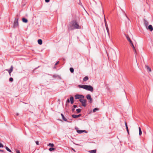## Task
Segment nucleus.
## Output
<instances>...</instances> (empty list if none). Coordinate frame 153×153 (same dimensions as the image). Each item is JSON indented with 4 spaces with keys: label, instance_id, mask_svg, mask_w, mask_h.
I'll return each instance as SVG.
<instances>
[{
    "label": "nucleus",
    "instance_id": "nucleus-14",
    "mask_svg": "<svg viewBox=\"0 0 153 153\" xmlns=\"http://www.w3.org/2000/svg\"><path fill=\"white\" fill-rule=\"evenodd\" d=\"M125 126H126V129L127 132V133L128 134H129V130L128 129V128L127 123H126V122H125Z\"/></svg>",
    "mask_w": 153,
    "mask_h": 153
},
{
    "label": "nucleus",
    "instance_id": "nucleus-32",
    "mask_svg": "<svg viewBox=\"0 0 153 153\" xmlns=\"http://www.w3.org/2000/svg\"><path fill=\"white\" fill-rule=\"evenodd\" d=\"M9 80L10 82H12L13 81V79L12 77H10L9 79Z\"/></svg>",
    "mask_w": 153,
    "mask_h": 153
},
{
    "label": "nucleus",
    "instance_id": "nucleus-21",
    "mask_svg": "<svg viewBox=\"0 0 153 153\" xmlns=\"http://www.w3.org/2000/svg\"><path fill=\"white\" fill-rule=\"evenodd\" d=\"M5 149L8 151L10 152H12L11 150L10 149L7 147L6 146Z\"/></svg>",
    "mask_w": 153,
    "mask_h": 153
},
{
    "label": "nucleus",
    "instance_id": "nucleus-47",
    "mask_svg": "<svg viewBox=\"0 0 153 153\" xmlns=\"http://www.w3.org/2000/svg\"><path fill=\"white\" fill-rule=\"evenodd\" d=\"M73 29H70L71 30H73Z\"/></svg>",
    "mask_w": 153,
    "mask_h": 153
},
{
    "label": "nucleus",
    "instance_id": "nucleus-7",
    "mask_svg": "<svg viewBox=\"0 0 153 153\" xmlns=\"http://www.w3.org/2000/svg\"><path fill=\"white\" fill-rule=\"evenodd\" d=\"M13 70V65H11L10 69H7L5 70L7 71L9 74L10 76H11V73L12 72Z\"/></svg>",
    "mask_w": 153,
    "mask_h": 153
},
{
    "label": "nucleus",
    "instance_id": "nucleus-44",
    "mask_svg": "<svg viewBox=\"0 0 153 153\" xmlns=\"http://www.w3.org/2000/svg\"><path fill=\"white\" fill-rule=\"evenodd\" d=\"M56 67L55 66H54V67H53V68H56Z\"/></svg>",
    "mask_w": 153,
    "mask_h": 153
},
{
    "label": "nucleus",
    "instance_id": "nucleus-41",
    "mask_svg": "<svg viewBox=\"0 0 153 153\" xmlns=\"http://www.w3.org/2000/svg\"><path fill=\"white\" fill-rule=\"evenodd\" d=\"M75 109H74V108H72V110H71V111H72V112H74V111H75Z\"/></svg>",
    "mask_w": 153,
    "mask_h": 153
},
{
    "label": "nucleus",
    "instance_id": "nucleus-37",
    "mask_svg": "<svg viewBox=\"0 0 153 153\" xmlns=\"http://www.w3.org/2000/svg\"><path fill=\"white\" fill-rule=\"evenodd\" d=\"M16 153H20V151L18 150H17L16 151Z\"/></svg>",
    "mask_w": 153,
    "mask_h": 153
},
{
    "label": "nucleus",
    "instance_id": "nucleus-8",
    "mask_svg": "<svg viewBox=\"0 0 153 153\" xmlns=\"http://www.w3.org/2000/svg\"><path fill=\"white\" fill-rule=\"evenodd\" d=\"M86 98L88 100H89V102L90 103H91L92 102L93 100L92 98L91 97L90 95L88 94L86 95Z\"/></svg>",
    "mask_w": 153,
    "mask_h": 153
},
{
    "label": "nucleus",
    "instance_id": "nucleus-29",
    "mask_svg": "<svg viewBox=\"0 0 153 153\" xmlns=\"http://www.w3.org/2000/svg\"><path fill=\"white\" fill-rule=\"evenodd\" d=\"M48 146L53 147L54 146V145L53 143H50L48 145Z\"/></svg>",
    "mask_w": 153,
    "mask_h": 153
},
{
    "label": "nucleus",
    "instance_id": "nucleus-45",
    "mask_svg": "<svg viewBox=\"0 0 153 153\" xmlns=\"http://www.w3.org/2000/svg\"><path fill=\"white\" fill-rule=\"evenodd\" d=\"M39 67V66L38 67H38ZM37 68H38V67H37V68H35V69H37Z\"/></svg>",
    "mask_w": 153,
    "mask_h": 153
},
{
    "label": "nucleus",
    "instance_id": "nucleus-27",
    "mask_svg": "<svg viewBox=\"0 0 153 153\" xmlns=\"http://www.w3.org/2000/svg\"><path fill=\"white\" fill-rule=\"evenodd\" d=\"M132 48H133V50L134 51V52L135 55V56L136 55V53H137L136 51V49H135L134 46V47H132Z\"/></svg>",
    "mask_w": 153,
    "mask_h": 153
},
{
    "label": "nucleus",
    "instance_id": "nucleus-34",
    "mask_svg": "<svg viewBox=\"0 0 153 153\" xmlns=\"http://www.w3.org/2000/svg\"><path fill=\"white\" fill-rule=\"evenodd\" d=\"M70 102V100L69 99H68L66 101V103H69Z\"/></svg>",
    "mask_w": 153,
    "mask_h": 153
},
{
    "label": "nucleus",
    "instance_id": "nucleus-9",
    "mask_svg": "<svg viewBox=\"0 0 153 153\" xmlns=\"http://www.w3.org/2000/svg\"><path fill=\"white\" fill-rule=\"evenodd\" d=\"M75 129L76 130L77 132L79 134H81L83 132L87 133V132L86 130H78V128L77 127L75 128Z\"/></svg>",
    "mask_w": 153,
    "mask_h": 153
},
{
    "label": "nucleus",
    "instance_id": "nucleus-28",
    "mask_svg": "<svg viewBox=\"0 0 153 153\" xmlns=\"http://www.w3.org/2000/svg\"><path fill=\"white\" fill-rule=\"evenodd\" d=\"M146 68L147 71H151V69L148 66H146Z\"/></svg>",
    "mask_w": 153,
    "mask_h": 153
},
{
    "label": "nucleus",
    "instance_id": "nucleus-43",
    "mask_svg": "<svg viewBox=\"0 0 153 153\" xmlns=\"http://www.w3.org/2000/svg\"><path fill=\"white\" fill-rule=\"evenodd\" d=\"M72 150L75 152V150L73 148H72Z\"/></svg>",
    "mask_w": 153,
    "mask_h": 153
},
{
    "label": "nucleus",
    "instance_id": "nucleus-30",
    "mask_svg": "<svg viewBox=\"0 0 153 153\" xmlns=\"http://www.w3.org/2000/svg\"><path fill=\"white\" fill-rule=\"evenodd\" d=\"M55 149L53 148V147H51V148H50L49 149V150L50 151H54V150H55Z\"/></svg>",
    "mask_w": 153,
    "mask_h": 153
},
{
    "label": "nucleus",
    "instance_id": "nucleus-40",
    "mask_svg": "<svg viewBox=\"0 0 153 153\" xmlns=\"http://www.w3.org/2000/svg\"><path fill=\"white\" fill-rule=\"evenodd\" d=\"M45 1L46 2H49L50 0H45Z\"/></svg>",
    "mask_w": 153,
    "mask_h": 153
},
{
    "label": "nucleus",
    "instance_id": "nucleus-23",
    "mask_svg": "<svg viewBox=\"0 0 153 153\" xmlns=\"http://www.w3.org/2000/svg\"><path fill=\"white\" fill-rule=\"evenodd\" d=\"M70 71L71 73H73L74 72V68H70Z\"/></svg>",
    "mask_w": 153,
    "mask_h": 153
},
{
    "label": "nucleus",
    "instance_id": "nucleus-12",
    "mask_svg": "<svg viewBox=\"0 0 153 153\" xmlns=\"http://www.w3.org/2000/svg\"><path fill=\"white\" fill-rule=\"evenodd\" d=\"M147 29H148L150 31H152L153 30V28L152 26L151 25H149L148 26V28L147 27Z\"/></svg>",
    "mask_w": 153,
    "mask_h": 153
},
{
    "label": "nucleus",
    "instance_id": "nucleus-20",
    "mask_svg": "<svg viewBox=\"0 0 153 153\" xmlns=\"http://www.w3.org/2000/svg\"><path fill=\"white\" fill-rule=\"evenodd\" d=\"M139 135L140 136L142 134V132L141 128L140 127H139Z\"/></svg>",
    "mask_w": 153,
    "mask_h": 153
},
{
    "label": "nucleus",
    "instance_id": "nucleus-24",
    "mask_svg": "<svg viewBox=\"0 0 153 153\" xmlns=\"http://www.w3.org/2000/svg\"><path fill=\"white\" fill-rule=\"evenodd\" d=\"M81 111V109L80 108L77 109H76V111H77V113H80Z\"/></svg>",
    "mask_w": 153,
    "mask_h": 153
},
{
    "label": "nucleus",
    "instance_id": "nucleus-15",
    "mask_svg": "<svg viewBox=\"0 0 153 153\" xmlns=\"http://www.w3.org/2000/svg\"><path fill=\"white\" fill-rule=\"evenodd\" d=\"M61 115L62 117V119L64 120L65 121H66V122H68V121H67V119H66L65 117H64V115H63V114H61Z\"/></svg>",
    "mask_w": 153,
    "mask_h": 153
},
{
    "label": "nucleus",
    "instance_id": "nucleus-35",
    "mask_svg": "<svg viewBox=\"0 0 153 153\" xmlns=\"http://www.w3.org/2000/svg\"><path fill=\"white\" fill-rule=\"evenodd\" d=\"M124 14L126 16V18L128 19V20H129V19L127 17V15H126V13H125V12H124Z\"/></svg>",
    "mask_w": 153,
    "mask_h": 153
},
{
    "label": "nucleus",
    "instance_id": "nucleus-6",
    "mask_svg": "<svg viewBox=\"0 0 153 153\" xmlns=\"http://www.w3.org/2000/svg\"><path fill=\"white\" fill-rule=\"evenodd\" d=\"M126 38L127 40L129 41V42H130V43L131 44V46L132 47L134 48V45H133V42L130 39V38L129 36L128 35H126Z\"/></svg>",
    "mask_w": 153,
    "mask_h": 153
},
{
    "label": "nucleus",
    "instance_id": "nucleus-13",
    "mask_svg": "<svg viewBox=\"0 0 153 153\" xmlns=\"http://www.w3.org/2000/svg\"><path fill=\"white\" fill-rule=\"evenodd\" d=\"M144 22L146 27L147 28V26L149 25V22L145 19H144Z\"/></svg>",
    "mask_w": 153,
    "mask_h": 153
},
{
    "label": "nucleus",
    "instance_id": "nucleus-10",
    "mask_svg": "<svg viewBox=\"0 0 153 153\" xmlns=\"http://www.w3.org/2000/svg\"><path fill=\"white\" fill-rule=\"evenodd\" d=\"M81 116V114H79L78 115H76L75 114H72L71 115L72 117L73 118H76L79 117Z\"/></svg>",
    "mask_w": 153,
    "mask_h": 153
},
{
    "label": "nucleus",
    "instance_id": "nucleus-39",
    "mask_svg": "<svg viewBox=\"0 0 153 153\" xmlns=\"http://www.w3.org/2000/svg\"><path fill=\"white\" fill-rule=\"evenodd\" d=\"M39 142L38 141H36V144L37 145H39Z\"/></svg>",
    "mask_w": 153,
    "mask_h": 153
},
{
    "label": "nucleus",
    "instance_id": "nucleus-33",
    "mask_svg": "<svg viewBox=\"0 0 153 153\" xmlns=\"http://www.w3.org/2000/svg\"><path fill=\"white\" fill-rule=\"evenodd\" d=\"M4 147V146L3 144L0 143V148H3Z\"/></svg>",
    "mask_w": 153,
    "mask_h": 153
},
{
    "label": "nucleus",
    "instance_id": "nucleus-1",
    "mask_svg": "<svg viewBox=\"0 0 153 153\" xmlns=\"http://www.w3.org/2000/svg\"><path fill=\"white\" fill-rule=\"evenodd\" d=\"M78 86L79 88H83L85 90L90 91L91 92H93L94 91V88L93 87L90 85H79Z\"/></svg>",
    "mask_w": 153,
    "mask_h": 153
},
{
    "label": "nucleus",
    "instance_id": "nucleus-38",
    "mask_svg": "<svg viewBox=\"0 0 153 153\" xmlns=\"http://www.w3.org/2000/svg\"><path fill=\"white\" fill-rule=\"evenodd\" d=\"M73 107L74 108H77V105H74L73 106Z\"/></svg>",
    "mask_w": 153,
    "mask_h": 153
},
{
    "label": "nucleus",
    "instance_id": "nucleus-4",
    "mask_svg": "<svg viewBox=\"0 0 153 153\" xmlns=\"http://www.w3.org/2000/svg\"><path fill=\"white\" fill-rule=\"evenodd\" d=\"M79 101L82 103V105L84 107H85L86 106V102L87 100L86 99H80Z\"/></svg>",
    "mask_w": 153,
    "mask_h": 153
},
{
    "label": "nucleus",
    "instance_id": "nucleus-42",
    "mask_svg": "<svg viewBox=\"0 0 153 153\" xmlns=\"http://www.w3.org/2000/svg\"><path fill=\"white\" fill-rule=\"evenodd\" d=\"M0 152H4V151L3 150L0 149Z\"/></svg>",
    "mask_w": 153,
    "mask_h": 153
},
{
    "label": "nucleus",
    "instance_id": "nucleus-25",
    "mask_svg": "<svg viewBox=\"0 0 153 153\" xmlns=\"http://www.w3.org/2000/svg\"><path fill=\"white\" fill-rule=\"evenodd\" d=\"M99 110V109L97 108H94V109H93V112H95L96 111H98Z\"/></svg>",
    "mask_w": 153,
    "mask_h": 153
},
{
    "label": "nucleus",
    "instance_id": "nucleus-36",
    "mask_svg": "<svg viewBox=\"0 0 153 153\" xmlns=\"http://www.w3.org/2000/svg\"><path fill=\"white\" fill-rule=\"evenodd\" d=\"M59 63V61H57L55 64V65L56 66V65H57Z\"/></svg>",
    "mask_w": 153,
    "mask_h": 153
},
{
    "label": "nucleus",
    "instance_id": "nucleus-19",
    "mask_svg": "<svg viewBox=\"0 0 153 153\" xmlns=\"http://www.w3.org/2000/svg\"><path fill=\"white\" fill-rule=\"evenodd\" d=\"M89 152L90 153H96V150L94 149L93 150H90Z\"/></svg>",
    "mask_w": 153,
    "mask_h": 153
},
{
    "label": "nucleus",
    "instance_id": "nucleus-17",
    "mask_svg": "<svg viewBox=\"0 0 153 153\" xmlns=\"http://www.w3.org/2000/svg\"><path fill=\"white\" fill-rule=\"evenodd\" d=\"M38 42L39 44L41 45L42 44V39H39L38 40Z\"/></svg>",
    "mask_w": 153,
    "mask_h": 153
},
{
    "label": "nucleus",
    "instance_id": "nucleus-5",
    "mask_svg": "<svg viewBox=\"0 0 153 153\" xmlns=\"http://www.w3.org/2000/svg\"><path fill=\"white\" fill-rule=\"evenodd\" d=\"M75 99H82L84 98V96L82 95L76 94L75 96Z\"/></svg>",
    "mask_w": 153,
    "mask_h": 153
},
{
    "label": "nucleus",
    "instance_id": "nucleus-31",
    "mask_svg": "<svg viewBox=\"0 0 153 153\" xmlns=\"http://www.w3.org/2000/svg\"><path fill=\"white\" fill-rule=\"evenodd\" d=\"M104 22L105 27H106V26H108V24H107V23L106 22V20L105 18L104 19Z\"/></svg>",
    "mask_w": 153,
    "mask_h": 153
},
{
    "label": "nucleus",
    "instance_id": "nucleus-2",
    "mask_svg": "<svg viewBox=\"0 0 153 153\" xmlns=\"http://www.w3.org/2000/svg\"><path fill=\"white\" fill-rule=\"evenodd\" d=\"M71 25L72 26L74 27V29H80L81 28V27L79 25L76 20L72 21Z\"/></svg>",
    "mask_w": 153,
    "mask_h": 153
},
{
    "label": "nucleus",
    "instance_id": "nucleus-46",
    "mask_svg": "<svg viewBox=\"0 0 153 153\" xmlns=\"http://www.w3.org/2000/svg\"><path fill=\"white\" fill-rule=\"evenodd\" d=\"M16 115L18 116L19 115V114H18V113Z\"/></svg>",
    "mask_w": 153,
    "mask_h": 153
},
{
    "label": "nucleus",
    "instance_id": "nucleus-11",
    "mask_svg": "<svg viewBox=\"0 0 153 153\" xmlns=\"http://www.w3.org/2000/svg\"><path fill=\"white\" fill-rule=\"evenodd\" d=\"M70 102L71 104H73L74 102V97L72 96H71L70 98Z\"/></svg>",
    "mask_w": 153,
    "mask_h": 153
},
{
    "label": "nucleus",
    "instance_id": "nucleus-16",
    "mask_svg": "<svg viewBox=\"0 0 153 153\" xmlns=\"http://www.w3.org/2000/svg\"><path fill=\"white\" fill-rule=\"evenodd\" d=\"M22 21L23 22H24L25 23H26L27 22H28L27 19L25 18H23L22 19Z\"/></svg>",
    "mask_w": 153,
    "mask_h": 153
},
{
    "label": "nucleus",
    "instance_id": "nucleus-22",
    "mask_svg": "<svg viewBox=\"0 0 153 153\" xmlns=\"http://www.w3.org/2000/svg\"><path fill=\"white\" fill-rule=\"evenodd\" d=\"M53 77H54V78H56V77H59V78H60V76L57 75H56V74H54L53 75Z\"/></svg>",
    "mask_w": 153,
    "mask_h": 153
},
{
    "label": "nucleus",
    "instance_id": "nucleus-3",
    "mask_svg": "<svg viewBox=\"0 0 153 153\" xmlns=\"http://www.w3.org/2000/svg\"><path fill=\"white\" fill-rule=\"evenodd\" d=\"M18 18H16L15 19V21L13 23V28H17L19 26V23H18Z\"/></svg>",
    "mask_w": 153,
    "mask_h": 153
},
{
    "label": "nucleus",
    "instance_id": "nucleus-18",
    "mask_svg": "<svg viewBox=\"0 0 153 153\" xmlns=\"http://www.w3.org/2000/svg\"><path fill=\"white\" fill-rule=\"evenodd\" d=\"M88 79V76H86L83 79V81L84 82H85L87 81Z\"/></svg>",
    "mask_w": 153,
    "mask_h": 153
},
{
    "label": "nucleus",
    "instance_id": "nucleus-26",
    "mask_svg": "<svg viewBox=\"0 0 153 153\" xmlns=\"http://www.w3.org/2000/svg\"><path fill=\"white\" fill-rule=\"evenodd\" d=\"M106 27L107 32L108 33V34L109 35V28H108V26H106V27Z\"/></svg>",
    "mask_w": 153,
    "mask_h": 153
}]
</instances>
